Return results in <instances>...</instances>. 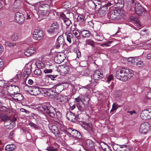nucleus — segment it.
<instances>
[{
    "label": "nucleus",
    "instance_id": "15",
    "mask_svg": "<svg viewBox=\"0 0 151 151\" xmlns=\"http://www.w3.org/2000/svg\"><path fill=\"white\" fill-rule=\"evenodd\" d=\"M139 59L137 57H130L128 58H125L124 60L127 61L128 64L134 65L136 63V61H138Z\"/></svg>",
    "mask_w": 151,
    "mask_h": 151
},
{
    "label": "nucleus",
    "instance_id": "1",
    "mask_svg": "<svg viewBox=\"0 0 151 151\" xmlns=\"http://www.w3.org/2000/svg\"><path fill=\"white\" fill-rule=\"evenodd\" d=\"M37 109L43 113L47 114L52 118H57L59 120L61 119V113L59 111H56L55 109L48 102L37 107Z\"/></svg>",
    "mask_w": 151,
    "mask_h": 151
},
{
    "label": "nucleus",
    "instance_id": "22",
    "mask_svg": "<svg viewBox=\"0 0 151 151\" xmlns=\"http://www.w3.org/2000/svg\"><path fill=\"white\" fill-rule=\"evenodd\" d=\"M13 94L14 99L18 101H21L23 99L22 95L20 93H17L14 92Z\"/></svg>",
    "mask_w": 151,
    "mask_h": 151
},
{
    "label": "nucleus",
    "instance_id": "46",
    "mask_svg": "<svg viewBox=\"0 0 151 151\" xmlns=\"http://www.w3.org/2000/svg\"><path fill=\"white\" fill-rule=\"evenodd\" d=\"M84 16L81 15H80L77 17V20L79 22H82L84 21Z\"/></svg>",
    "mask_w": 151,
    "mask_h": 151
},
{
    "label": "nucleus",
    "instance_id": "37",
    "mask_svg": "<svg viewBox=\"0 0 151 151\" xmlns=\"http://www.w3.org/2000/svg\"><path fill=\"white\" fill-rule=\"evenodd\" d=\"M57 40L59 44L61 45L64 44L65 43V40L63 38V36H59L57 39Z\"/></svg>",
    "mask_w": 151,
    "mask_h": 151
},
{
    "label": "nucleus",
    "instance_id": "50",
    "mask_svg": "<svg viewBox=\"0 0 151 151\" xmlns=\"http://www.w3.org/2000/svg\"><path fill=\"white\" fill-rule=\"evenodd\" d=\"M77 106L78 109L80 111H83L84 110L83 109L80 103H77Z\"/></svg>",
    "mask_w": 151,
    "mask_h": 151
},
{
    "label": "nucleus",
    "instance_id": "55",
    "mask_svg": "<svg viewBox=\"0 0 151 151\" xmlns=\"http://www.w3.org/2000/svg\"><path fill=\"white\" fill-rule=\"evenodd\" d=\"M4 65V63L2 60L0 59V71H2Z\"/></svg>",
    "mask_w": 151,
    "mask_h": 151
},
{
    "label": "nucleus",
    "instance_id": "25",
    "mask_svg": "<svg viewBox=\"0 0 151 151\" xmlns=\"http://www.w3.org/2000/svg\"><path fill=\"white\" fill-rule=\"evenodd\" d=\"M100 145L101 148L105 151H112L109 149V147L106 143L101 142L100 143Z\"/></svg>",
    "mask_w": 151,
    "mask_h": 151
},
{
    "label": "nucleus",
    "instance_id": "63",
    "mask_svg": "<svg viewBox=\"0 0 151 151\" xmlns=\"http://www.w3.org/2000/svg\"><path fill=\"white\" fill-rule=\"evenodd\" d=\"M127 145H120L119 147V149L120 150V148H125L126 147H127Z\"/></svg>",
    "mask_w": 151,
    "mask_h": 151
},
{
    "label": "nucleus",
    "instance_id": "41",
    "mask_svg": "<svg viewBox=\"0 0 151 151\" xmlns=\"http://www.w3.org/2000/svg\"><path fill=\"white\" fill-rule=\"evenodd\" d=\"M4 45L6 47H11L15 46L16 45V44L14 43H12L9 41H5L4 42Z\"/></svg>",
    "mask_w": 151,
    "mask_h": 151
},
{
    "label": "nucleus",
    "instance_id": "26",
    "mask_svg": "<svg viewBox=\"0 0 151 151\" xmlns=\"http://www.w3.org/2000/svg\"><path fill=\"white\" fill-rule=\"evenodd\" d=\"M60 88V87L57 84H56L54 85V86L51 87L50 89V91L54 93H59L61 91H58V89Z\"/></svg>",
    "mask_w": 151,
    "mask_h": 151
},
{
    "label": "nucleus",
    "instance_id": "30",
    "mask_svg": "<svg viewBox=\"0 0 151 151\" xmlns=\"http://www.w3.org/2000/svg\"><path fill=\"white\" fill-rule=\"evenodd\" d=\"M76 131L77 132L75 134H72V136L75 137L76 139V140L78 141L81 138L82 136L81 134L77 131L76 130Z\"/></svg>",
    "mask_w": 151,
    "mask_h": 151
},
{
    "label": "nucleus",
    "instance_id": "60",
    "mask_svg": "<svg viewBox=\"0 0 151 151\" xmlns=\"http://www.w3.org/2000/svg\"><path fill=\"white\" fill-rule=\"evenodd\" d=\"M14 133L13 131H12L9 134V138L11 139L12 138V137L14 136Z\"/></svg>",
    "mask_w": 151,
    "mask_h": 151
},
{
    "label": "nucleus",
    "instance_id": "54",
    "mask_svg": "<svg viewBox=\"0 0 151 151\" xmlns=\"http://www.w3.org/2000/svg\"><path fill=\"white\" fill-rule=\"evenodd\" d=\"M112 42L111 41H109L106 43L101 44V45L102 47H104L105 46L107 47L109 46V44L111 43Z\"/></svg>",
    "mask_w": 151,
    "mask_h": 151
},
{
    "label": "nucleus",
    "instance_id": "53",
    "mask_svg": "<svg viewBox=\"0 0 151 151\" xmlns=\"http://www.w3.org/2000/svg\"><path fill=\"white\" fill-rule=\"evenodd\" d=\"M113 80V76L112 75H111L107 78V82L108 83H109L111 81Z\"/></svg>",
    "mask_w": 151,
    "mask_h": 151
},
{
    "label": "nucleus",
    "instance_id": "16",
    "mask_svg": "<svg viewBox=\"0 0 151 151\" xmlns=\"http://www.w3.org/2000/svg\"><path fill=\"white\" fill-rule=\"evenodd\" d=\"M60 17L67 26H69L70 25L71 23L70 20L66 17L65 15L63 12L60 13Z\"/></svg>",
    "mask_w": 151,
    "mask_h": 151
},
{
    "label": "nucleus",
    "instance_id": "57",
    "mask_svg": "<svg viewBox=\"0 0 151 151\" xmlns=\"http://www.w3.org/2000/svg\"><path fill=\"white\" fill-rule=\"evenodd\" d=\"M44 72L45 73H51L52 70L51 69H45L44 70Z\"/></svg>",
    "mask_w": 151,
    "mask_h": 151
},
{
    "label": "nucleus",
    "instance_id": "27",
    "mask_svg": "<svg viewBox=\"0 0 151 151\" xmlns=\"http://www.w3.org/2000/svg\"><path fill=\"white\" fill-rule=\"evenodd\" d=\"M49 10H47V9H39L38 13L42 16H47L49 15Z\"/></svg>",
    "mask_w": 151,
    "mask_h": 151
},
{
    "label": "nucleus",
    "instance_id": "7",
    "mask_svg": "<svg viewBox=\"0 0 151 151\" xmlns=\"http://www.w3.org/2000/svg\"><path fill=\"white\" fill-rule=\"evenodd\" d=\"M135 11L136 13L139 15L143 14L145 12L144 8L138 3L135 4Z\"/></svg>",
    "mask_w": 151,
    "mask_h": 151
},
{
    "label": "nucleus",
    "instance_id": "19",
    "mask_svg": "<svg viewBox=\"0 0 151 151\" xmlns=\"http://www.w3.org/2000/svg\"><path fill=\"white\" fill-rule=\"evenodd\" d=\"M80 32H81V35L84 38H87L90 37V33L88 30L81 29L80 30Z\"/></svg>",
    "mask_w": 151,
    "mask_h": 151
},
{
    "label": "nucleus",
    "instance_id": "34",
    "mask_svg": "<svg viewBox=\"0 0 151 151\" xmlns=\"http://www.w3.org/2000/svg\"><path fill=\"white\" fill-rule=\"evenodd\" d=\"M111 145L114 150L116 151H122L119 149L120 145L114 143L112 144Z\"/></svg>",
    "mask_w": 151,
    "mask_h": 151
},
{
    "label": "nucleus",
    "instance_id": "10",
    "mask_svg": "<svg viewBox=\"0 0 151 151\" xmlns=\"http://www.w3.org/2000/svg\"><path fill=\"white\" fill-rule=\"evenodd\" d=\"M49 127L51 132L55 136L58 137L60 136L59 131L57 127L55 125L50 124H49Z\"/></svg>",
    "mask_w": 151,
    "mask_h": 151
},
{
    "label": "nucleus",
    "instance_id": "12",
    "mask_svg": "<svg viewBox=\"0 0 151 151\" xmlns=\"http://www.w3.org/2000/svg\"><path fill=\"white\" fill-rule=\"evenodd\" d=\"M64 59V55L63 53L60 52L57 53L54 58L55 61L58 63H60L63 62Z\"/></svg>",
    "mask_w": 151,
    "mask_h": 151
},
{
    "label": "nucleus",
    "instance_id": "29",
    "mask_svg": "<svg viewBox=\"0 0 151 151\" xmlns=\"http://www.w3.org/2000/svg\"><path fill=\"white\" fill-rule=\"evenodd\" d=\"M83 127L88 132H90L92 130V125L89 123H86L83 125Z\"/></svg>",
    "mask_w": 151,
    "mask_h": 151
},
{
    "label": "nucleus",
    "instance_id": "21",
    "mask_svg": "<svg viewBox=\"0 0 151 151\" xmlns=\"http://www.w3.org/2000/svg\"><path fill=\"white\" fill-rule=\"evenodd\" d=\"M63 36L65 35L66 36L67 40L69 43L71 42V40L72 39L73 35L71 33H67L65 32H64L63 34Z\"/></svg>",
    "mask_w": 151,
    "mask_h": 151
},
{
    "label": "nucleus",
    "instance_id": "39",
    "mask_svg": "<svg viewBox=\"0 0 151 151\" xmlns=\"http://www.w3.org/2000/svg\"><path fill=\"white\" fill-rule=\"evenodd\" d=\"M61 72L64 74H67L68 73L69 70L68 67V66L63 67L61 68Z\"/></svg>",
    "mask_w": 151,
    "mask_h": 151
},
{
    "label": "nucleus",
    "instance_id": "42",
    "mask_svg": "<svg viewBox=\"0 0 151 151\" xmlns=\"http://www.w3.org/2000/svg\"><path fill=\"white\" fill-rule=\"evenodd\" d=\"M67 132L71 135H72V134H75L76 132L77 133V132L76 131V130H75L72 128H68L67 130Z\"/></svg>",
    "mask_w": 151,
    "mask_h": 151
},
{
    "label": "nucleus",
    "instance_id": "13",
    "mask_svg": "<svg viewBox=\"0 0 151 151\" xmlns=\"http://www.w3.org/2000/svg\"><path fill=\"white\" fill-rule=\"evenodd\" d=\"M36 52L35 48L33 47H29L27 48L24 52V54L27 57L31 56Z\"/></svg>",
    "mask_w": 151,
    "mask_h": 151
},
{
    "label": "nucleus",
    "instance_id": "38",
    "mask_svg": "<svg viewBox=\"0 0 151 151\" xmlns=\"http://www.w3.org/2000/svg\"><path fill=\"white\" fill-rule=\"evenodd\" d=\"M85 42L86 45H90L92 47H94L95 43L93 40L90 39H87L86 41Z\"/></svg>",
    "mask_w": 151,
    "mask_h": 151
},
{
    "label": "nucleus",
    "instance_id": "5",
    "mask_svg": "<svg viewBox=\"0 0 151 151\" xmlns=\"http://www.w3.org/2000/svg\"><path fill=\"white\" fill-rule=\"evenodd\" d=\"M150 126L147 122L142 123L140 127L139 132L141 134H145L150 129Z\"/></svg>",
    "mask_w": 151,
    "mask_h": 151
},
{
    "label": "nucleus",
    "instance_id": "48",
    "mask_svg": "<svg viewBox=\"0 0 151 151\" xmlns=\"http://www.w3.org/2000/svg\"><path fill=\"white\" fill-rule=\"evenodd\" d=\"M75 53H76L77 57L79 58L81 56V53L79 50L78 49H76L75 50Z\"/></svg>",
    "mask_w": 151,
    "mask_h": 151
},
{
    "label": "nucleus",
    "instance_id": "56",
    "mask_svg": "<svg viewBox=\"0 0 151 151\" xmlns=\"http://www.w3.org/2000/svg\"><path fill=\"white\" fill-rule=\"evenodd\" d=\"M73 33L76 37H79L81 34V32H77L76 31H73Z\"/></svg>",
    "mask_w": 151,
    "mask_h": 151
},
{
    "label": "nucleus",
    "instance_id": "4",
    "mask_svg": "<svg viewBox=\"0 0 151 151\" xmlns=\"http://www.w3.org/2000/svg\"><path fill=\"white\" fill-rule=\"evenodd\" d=\"M141 118L144 120L150 119L151 118V108L144 109L141 113Z\"/></svg>",
    "mask_w": 151,
    "mask_h": 151
},
{
    "label": "nucleus",
    "instance_id": "24",
    "mask_svg": "<svg viewBox=\"0 0 151 151\" xmlns=\"http://www.w3.org/2000/svg\"><path fill=\"white\" fill-rule=\"evenodd\" d=\"M31 71L30 68H26L24 72L23 76L25 78H27L30 75Z\"/></svg>",
    "mask_w": 151,
    "mask_h": 151
},
{
    "label": "nucleus",
    "instance_id": "23",
    "mask_svg": "<svg viewBox=\"0 0 151 151\" xmlns=\"http://www.w3.org/2000/svg\"><path fill=\"white\" fill-rule=\"evenodd\" d=\"M66 117L67 119L69 120L73 121L75 120L76 119V116L74 113L70 112L67 113Z\"/></svg>",
    "mask_w": 151,
    "mask_h": 151
},
{
    "label": "nucleus",
    "instance_id": "8",
    "mask_svg": "<svg viewBox=\"0 0 151 151\" xmlns=\"http://www.w3.org/2000/svg\"><path fill=\"white\" fill-rule=\"evenodd\" d=\"M15 19L16 22L20 24H23L25 20L24 15L19 12H17L15 14Z\"/></svg>",
    "mask_w": 151,
    "mask_h": 151
},
{
    "label": "nucleus",
    "instance_id": "28",
    "mask_svg": "<svg viewBox=\"0 0 151 151\" xmlns=\"http://www.w3.org/2000/svg\"><path fill=\"white\" fill-rule=\"evenodd\" d=\"M16 146L14 144H9L7 145L5 147V150L8 151H12L14 150Z\"/></svg>",
    "mask_w": 151,
    "mask_h": 151
},
{
    "label": "nucleus",
    "instance_id": "43",
    "mask_svg": "<svg viewBox=\"0 0 151 151\" xmlns=\"http://www.w3.org/2000/svg\"><path fill=\"white\" fill-rule=\"evenodd\" d=\"M37 65L38 68L41 69L45 67L44 64L41 61H39L37 63Z\"/></svg>",
    "mask_w": 151,
    "mask_h": 151
},
{
    "label": "nucleus",
    "instance_id": "14",
    "mask_svg": "<svg viewBox=\"0 0 151 151\" xmlns=\"http://www.w3.org/2000/svg\"><path fill=\"white\" fill-rule=\"evenodd\" d=\"M120 12L119 11L114 10V12H112L110 14V19L112 20L119 19L120 18L119 13Z\"/></svg>",
    "mask_w": 151,
    "mask_h": 151
},
{
    "label": "nucleus",
    "instance_id": "59",
    "mask_svg": "<svg viewBox=\"0 0 151 151\" xmlns=\"http://www.w3.org/2000/svg\"><path fill=\"white\" fill-rule=\"evenodd\" d=\"M125 148L123 150H122V151H130V148L127 145Z\"/></svg>",
    "mask_w": 151,
    "mask_h": 151
},
{
    "label": "nucleus",
    "instance_id": "11",
    "mask_svg": "<svg viewBox=\"0 0 151 151\" xmlns=\"http://www.w3.org/2000/svg\"><path fill=\"white\" fill-rule=\"evenodd\" d=\"M29 88V89L28 91L32 95H37L41 92L40 89L37 86H33Z\"/></svg>",
    "mask_w": 151,
    "mask_h": 151
},
{
    "label": "nucleus",
    "instance_id": "36",
    "mask_svg": "<svg viewBox=\"0 0 151 151\" xmlns=\"http://www.w3.org/2000/svg\"><path fill=\"white\" fill-rule=\"evenodd\" d=\"M121 107L120 106H119L116 103H114L112 105V109L110 111V112H114V110H116L118 108Z\"/></svg>",
    "mask_w": 151,
    "mask_h": 151
},
{
    "label": "nucleus",
    "instance_id": "58",
    "mask_svg": "<svg viewBox=\"0 0 151 151\" xmlns=\"http://www.w3.org/2000/svg\"><path fill=\"white\" fill-rule=\"evenodd\" d=\"M75 100L76 102H77V103H80V101H81L82 102L83 104V103L81 98L79 96H78L77 98H75Z\"/></svg>",
    "mask_w": 151,
    "mask_h": 151
},
{
    "label": "nucleus",
    "instance_id": "33",
    "mask_svg": "<svg viewBox=\"0 0 151 151\" xmlns=\"http://www.w3.org/2000/svg\"><path fill=\"white\" fill-rule=\"evenodd\" d=\"M29 125L32 128H34L36 130L40 129V127L39 126L35 124L32 122L29 123Z\"/></svg>",
    "mask_w": 151,
    "mask_h": 151
},
{
    "label": "nucleus",
    "instance_id": "35",
    "mask_svg": "<svg viewBox=\"0 0 151 151\" xmlns=\"http://www.w3.org/2000/svg\"><path fill=\"white\" fill-rule=\"evenodd\" d=\"M50 6L47 4H43L41 5L39 7V9H44L45 10H49Z\"/></svg>",
    "mask_w": 151,
    "mask_h": 151
},
{
    "label": "nucleus",
    "instance_id": "62",
    "mask_svg": "<svg viewBox=\"0 0 151 151\" xmlns=\"http://www.w3.org/2000/svg\"><path fill=\"white\" fill-rule=\"evenodd\" d=\"M28 83L29 84L32 85L33 83V81L32 80L29 79L28 80Z\"/></svg>",
    "mask_w": 151,
    "mask_h": 151
},
{
    "label": "nucleus",
    "instance_id": "40",
    "mask_svg": "<svg viewBox=\"0 0 151 151\" xmlns=\"http://www.w3.org/2000/svg\"><path fill=\"white\" fill-rule=\"evenodd\" d=\"M91 82L90 84H88L87 86L90 88H92L94 87L96 85V83L94 80H93L92 79L91 81L89 80V82Z\"/></svg>",
    "mask_w": 151,
    "mask_h": 151
},
{
    "label": "nucleus",
    "instance_id": "47",
    "mask_svg": "<svg viewBox=\"0 0 151 151\" xmlns=\"http://www.w3.org/2000/svg\"><path fill=\"white\" fill-rule=\"evenodd\" d=\"M35 74L37 75H40L41 74V71L39 68L36 69L34 72Z\"/></svg>",
    "mask_w": 151,
    "mask_h": 151
},
{
    "label": "nucleus",
    "instance_id": "49",
    "mask_svg": "<svg viewBox=\"0 0 151 151\" xmlns=\"http://www.w3.org/2000/svg\"><path fill=\"white\" fill-rule=\"evenodd\" d=\"M57 76L56 75H46V77L50 78L52 80H54V78Z\"/></svg>",
    "mask_w": 151,
    "mask_h": 151
},
{
    "label": "nucleus",
    "instance_id": "18",
    "mask_svg": "<svg viewBox=\"0 0 151 151\" xmlns=\"http://www.w3.org/2000/svg\"><path fill=\"white\" fill-rule=\"evenodd\" d=\"M103 77V73L98 70L96 71L93 74V79L95 80H99Z\"/></svg>",
    "mask_w": 151,
    "mask_h": 151
},
{
    "label": "nucleus",
    "instance_id": "3",
    "mask_svg": "<svg viewBox=\"0 0 151 151\" xmlns=\"http://www.w3.org/2000/svg\"><path fill=\"white\" fill-rule=\"evenodd\" d=\"M1 119L2 121H4V125L7 129H12L13 128L14 122L11 120L9 117L4 116H1Z\"/></svg>",
    "mask_w": 151,
    "mask_h": 151
},
{
    "label": "nucleus",
    "instance_id": "17",
    "mask_svg": "<svg viewBox=\"0 0 151 151\" xmlns=\"http://www.w3.org/2000/svg\"><path fill=\"white\" fill-rule=\"evenodd\" d=\"M107 10V7L106 6H102L99 9L97 13L98 16L99 17H103L106 14Z\"/></svg>",
    "mask_w": 151,
    "mask_h": 151
},
{
    "label": "nucleus",
    "instance_id": "64",
    "mask_svg": "<svg viewBox=\"0 0 151 151\" xmlns=\"http://www.w3.org/2000/svg\"><path fill=\"white\" fill-rule=\"evenodd\" d=\"M61 44H59V43L58 42V43H56V47L58 49L59 47H60Z\"/></svg>",
    "mask_w": 151,
    "mask_h": 151
},
{
    "label": "nucleus",
    "instance_id": "44",
    "mask_svg": "<svg viewBox=\"0 0 151 151\" xmlns=\"http://www.w3.org/2000/svg\"><path fill=\"white\" fill-rule=\"evenodd\" d=\"M19 35L17 34H13L11 37L12 40L14 41H16L18 39Z\"/></svg>",
    "mask_w": 151,
    "mask_h": 151
},
{
    "label": "nucleus",
    "instance_id": "20",
    "mask_svg": "<svg viewBox=\"0 0 151 151\" xmlns=\"http://www.w3.org/2000/svg\"><path fill=\"white\" fill-rule=\"evenodd\" d=\"M7 91L9 93L12 92L13 91H16L19 90V87L14 85H10L8 87Z\"/></svg>",
    "mask_w": 151,
    "mask_h": 151
},
{
    "label": "nucleus",
    "instance_id": "52",
    "mask_svg": "<svg viewBox=\"0 0 151 151\" xmlns=\"http://www.w3.org/2000/svg\"><path fill=\"white\" fill-rule=\"evenodd\" d=\"M136 65L138 67H141L143 66L144 63L142 61L139 60L136 63Z\"/></svg>",
    "mask_w": 151,
    "mask_h": 151
},
{
    "label": "nucleus",
    "instance_id": "51",
    "mask_svg": "<svg viewBox=\"0 0 151 151\" xmlns=\"http://www.w3.org/2000/svg\"><path fill=\"white\" fill-rule=\"evenodd\" d=\"M146 99L147 100H151V92H147Z\"/></svg>",
    "mask_w": 151,
    "mask_h": 151
},
{
    "label": "nucleus",
    "instance_id": "32",
    "mask_svg": "<svg viewBox=\"0 0 151 151\" xmlns=\"http://www.w3.org/2000/svg\"><path fill=\"white\" fill-rule=\"evenodd\" d=\"M130 20L131 22H138L139 20L137 17L135 16L134 15H132L130 16Z\"/></svg>",
    "mask_w": 151,
    "mask_h": 151
},
{
    "label": "nucleus",
    "instance_id": "2",
    "mask_svg": "<svg viewBox=\"0 0 151 151\" xmlns=\"http://www.w3.org/2000/svg\"><path fill=\"white\" fill-rule=\"evenodd\" d=\"M133 75V71L127 68L119 69L116 73V78L123 81H126L128 79L130 78Z\"/></svg>",
    "mask_w": 151,
    "mask_h": 151
},
{
    "label": "nucleus",
    "instance_id": "6",
    "mask_svg": "<svg viewBox=\"0 0 151 151\" xmlns=\"http://www.w3.org/2000/svg\"><path fill=\"white\" fill-rule=\"evenodd\" d=\"M44 34L41 30H37L33 33V38L37 40H40L43 39Z\"/></svg>",
    "mask_w": 151,
    "mask_h": 151
},
{
    "label": "nucleus",
    "instance_id": "61",
    "mask_svg": "<svg viewBox=\"0 0 151 151\" xmlns=\"http://www.w3.org/2000/svg\"><path fill=\"white\" fill-rule=\"evenodd\" d=\"M146 58L147 59H149L151 58V53H149L146 56Z\"/></svg>",
    "mask_w": 151,
    "mask_h": 151
},
{
    "label": "nucleus",
    "instance_id": "9",
    "mask_svg": "<svg viewBox=\"0 0 151 151\" xmlns=\"http://www.w3.org/2000/svg\"><path fill=\"white\" fill-rule=\"evenodd\" d=\"M59 29V25L57 22H54L52 24L50 28L47 30L50 33L53 32H57Z\"/></svg>",
    "mask_w": 151,
    "mask_h": 151
},
{
    "label": "nucleus",
    "instance_id": "45",
    "mask_svg": "<svg viewBox=\"0 0 151 151\" xmlns=\"http://www.w3.org/2000/svg\"><path fill=\"white\" fill-rule=\"evenodd\" d=\"M46 150L48 151H58V149L57 148L53 147H48L46 149Z\"/></svg>",
    "mask_w": 151,
    "mask_h": 151
},
{
    "label": "nucleus",
    "instance_id": "31",
    "mask_svg": "<svg viewBox=\"0 0 151 151\" xmlns=\"http://www.w3.org/2000/svg\"><path fill=\"white\" fill-rule=\"evenodd\" d=\"M86 145L88 148H90L94 146V143L90 139H88L86 140Z\"/></svg>",
    "mask_w": 151,
    "mask_h": 151
}]
</instances>
